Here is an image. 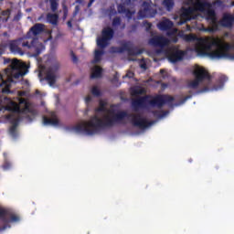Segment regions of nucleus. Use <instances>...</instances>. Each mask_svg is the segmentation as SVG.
<instances>
[{
  "label": "nucleus",
  "instance_id": "nucleus-8",
  "mask_svg": "<svg viewBox=\"0 0 234 234\" xmlns=\"http://www.w3.org/2000/svg\"><path fill=\"white\" fill-rule=\"evenodd\" d=\"M19 104H23L24 108H20ZM19 104L10 101V102L7 104V106L5 107V111L9 112H14V113H25L27 112H29V103L28 101H27V100L21 99L19 100Z\"/></svg>",
  "mask_w": 234,
  "mask_h": 234
},
{
  "label": "nucleus",
  "instance_id": "nucleus-18",
  "mask_svg": "<svg viewBox=\"0 0 234 234\" xmlns=\"http://www.w3.org/2000/svg\"><path fill=\"white\" fill-rule=\"evenodd\" d=\"M173 26L174 24L170 19L165 18L163 21L159 22L158 28L160 31L167 32L172 29Z\"/></svg>",
  "mask_w": 234,
  "mask_h": 234
},
{
  "label": "nucleus",
  "instance_id": "nucleus-40",
  "mask_svg": "<svg viewBox=\"0 0 234 234\" xmlns=\"http://www.w3.org/2000/svg\"><path fill=\"white\" fill-rule=\"evenodd\" d=\"M16 129H17V126H10L9 133L11 136H14V137L16 136Z\"/></svg>",
  "mask_w": 234,
  "mask_h": 234
},
{
  "label": "nucleus",
  "instance_id": "nucleus-31",
  "mask_svg": "<svg viewBox=\"0 0 234 234\" xmlns=\"http://www.w3.org/2000/svg\"><path fill=\"white\" fill-rule=\"evenodd\" d=\"M145 92L144 88L141 87H135L132 90L131 93L133 96H140V95H144Z\"/></svg>",
  "mask_w": 234,
  "mask_h": 234
},
{
  "label": "nucleus",
  "instance_id": "nucleus-5",
  "mask_svg": "<svg viewBox=\"0 0 234 234\" xmlns=\"http://www.w3.org/2000/svg\"><path fill=\"white\" fill-rule=\"evenodd\" d=\"M193 76L195 77V80H190L188 83H186V89L197 90L200 83L203 82L205 80H211V76L208 71H207L205 68L202 67H197V69H195L193 71Z\"/></svg>",
  "mask_w": 234,
  "mask_h": 234
},
{
  "label": "nucleus",
  "instance_id": "nucleus-15",
  "mask_svg": "<svg viewBox=\"0 0 234 234\" xmlns=\"http://www.w3.org/2000/svg\"><path fill=\"white\" fill-rule=\"evenodd\" d=\"M7 219L8 221H3L5 225L0 228V231H5L6 230V229L11 228L9 223L19 222L20 218L16 214H13L12 211H9V214L7 215Z\"/></svg>",
  "mask_w": 234,
  "mask_h": 234
},
{
  "label": "nucleus",
  "instance_id": "nucleus-44",
  "mask_svg": "<svg viewBox=\"0 0 234 234\" xmlns=\"http://www.w3.org/2000/svg\"><path fill=\"white\" fill-rule=\"evenodd\" d=\"M10 168H11V164L5 163V164L4 165V169H5V170H9Z\"/></svg>",
  "mask_w": 234,
  "mask_h": 234
},
{
  "label": "nucleus",
  "instance_id": "nucleus-26",
  "mask_svg": "<svg viewBox=\"0 0 234 234\" xmlns=\"http://www.w3.org/2000/svg\"><path fill=\"white\" fill-rule=\"evenodd\" d=\"M45 3H49V8L53 13L58 10V0H45Z\"/></svg>",
  "mask_w": 234,
  "mask_h": 234
},
{
  "label": "nucleus",
  "instance_id": "nucleus-32",
  "mask_svg": "<svg viewBox=\"0 0 234 234\" xmlns=\"http://www.w3.org/2000/svg\"><path fill=\"white\" fill-rule=\"evenodd\" d=\"M168 113L167 111H152V114H154V117L156 118H163L165 116H166V114Z\"/></svg>",
  "mask_w": 234,
  "mask_h": 234
},
{
  "label": "nucleus",
  "instance_id": "nucleus-58",
  "mask_svg": "<svg viewBox=\"0 0 234 234\" xmlns=\"http://www.w3.org/2000/svg\"><path fill=\"white\" fill-rule=\"evenodd\" d=\"M165 69H160V73H161V74H163V73H165Z\"/></svg>",
  "mask_w": 234,
  "mask_h": 234
},
{
  "label": "nucleus",
  "instance_id": "nucleus-30",
  "mask_svg": "<svg viewBox=\"0 0 234 234\" xmlns=\"http://www.w3.org/2000/svg\"><path fill=\"white\" fill-rule=\"evenodd\" d=\"M163 5L168 12L172 11L175 7V1L174 0H164Z\"/></svg>",
  "mask_w": 234,
  "mask_h": 234
},
{
  "label": "nucleus",
  "instance_id": "nucleus-38",
  "mask_svg": "<svg viewBox=\"0 0 234 234\" xmlns=\"http://www.w3.org/2000/svg\"><path fill=\"white\" fill-rule=\"evenodd\" d=\"M91 94H93V96L100 97L101 96V91L98 89L97 86H94L91 89Z\"/></svg>",
  "mask_w": 234,
  "mask_h": 234
},
{
  "label": "nucleus",
  "instance_id": "nucleus-1",
  "mask_svg": "<svg viewBox=\"0 0 234 234\" xmlns=\"http://www.w3.org/2000/svg\"><path fill=\"white\" fill-rule=\"evenodd\" d=\"M125 118L131 119L133 125L141 129H146L154 123L153 122H148L146 118L142 117L140 113H129L125 111H120L112 113V117L110 115L104 116V121L94 115L90 117V121L82 122L75 125L73 129L77 133L93 135L103 129L111 128L115 126V124L122 122Z\"/></svg>",
  "mask_w": 234,
  "mask_h": 234
},
{
  "label": "nucleus",
  "instance_id": "nucleus-6",
  "mask_svg": "<svg viewBox=\"0 0 234 234\" xmlns=\"http://www.w3.org/2000/svg\"><path fill=\"white\" fill-rule=\"evenodd\" d=\"M111 52L112 54H122L123 52H128L129 56H138L144 53V49L138 48V47L133 46L132 41L124 42L122 47H112Z\"/></svg>",
  "mask_w": 234,
  "mask_h": 234
},
{
  "label": "nucleus",
  "instance_id": "nucleus-19",
  "mask_svg": "<svg viewBox=\"0 0 234 234\" xmlns=\"http://www.w3.org/2000/svg\"><path fill=\"white\" fill-rule=\"evenodd\" d=\"M142 7L143 9L139 10L138 12L139 17H142V18L147 17L149 12L151 11V5L149 2H143Z\"/></svg>",
  "mask_w": 234,
  "mask_h": 234
},
{
  "label": "nucleus",
  "instance_id": "nucleus-53",
  "mask_svg": "<svg viewBox=\"0 0 234 234\" xmlns=\"http://www.w3.org/2000/svg\"><path fill=\"white\" fill-rule=\"evenodd\" d=\"M84 2V0H75V3L81 5Z\"/></svg>",
  "mask_w": 234,
  "mask_h": 234
},
{
  "label": "nucleus",
  "instance_id": "nucleus-39",
  "mask_svg": "<svg viewBox=\"0 0 234 234\" xmlns=\"http://www.w3.org/2000/svg\"><path fill=\"white\" fill-rule=\"evenodd\" d=\"M188 99H192V95L186 96L184 99L181 100L179 103L174 104V106L183 105Z\"/></svg>",
  "mask_w": 234,
  "mask_h": 234
},
{
  "label": "nucleus",
  "instance_id": "nucleus-37",
  "mask_svg": "<svg viewBox=\"0 0 234 234\" xmlns=\"http://www.w3.org/2000/svg\"><path fill=\"white\" fill-rule=\"evenodd\" d=\"M184 39L186 42H192V41H196L197 39V37L196 36H194L193 34H189V35H185Z\"/></svg>",
  "mask_w": 234,
  "mask_h": 234
},
{
  "label": "nucleus",
  "instance_id": "nucleus-50",
  "mask_svg": "<svg viewBox=\"0 0 234 234\" xmlns=\"http://www.w3.org/2000/svg\"><path fill=\"white\" fill-rule=\"evenodd\" d=\"M94 1H95V0H90V2H88L87 7H88V8H90V6H92Z\"/></svg>",
  "mask_w": 234,
  "mask_h": 234
},
{
  "label": "nucleus",
  "instance_id": "nucleus-35",
  "mask_svg": "<svg viewBox=\"0 0 234 234\" xmlns=\"http://www.w3.org/2000/svg\"><path fill=\"white\" fill-rule=\"evenodd\" d=\"M122 23V20L121 19L120 16H116L115 18L112 19V27H118L121 26Z\"/></svg>",
  "mask_w": 234,
  "mask_h": 234
},
{
  "label": "nucleus",
  "instance_id": "nucleus-20",
  "mask_svg": "<svg viewBox=\"0 0 234 234\" xmlns=\"http://www.w3.org/2000/svg\"><path fill=\"white\" fill-rule=\"evenodd\" d=\"M9 50L14 55H24V51H22L21 48L17 46V42L16 40L9 43Z\"/></svg>",
  "mask_w": 234,
  "mask_h": 234
},
{
  "label": "nucleus",
  "instance_id": "nucleus-4",
  "mask_svg": "<svg viewBox=\"0 0 234 234\" xmlns=\"http://www.w3.org/2000/svg\"><path fill=\"white\" fill-rule=\"evenodd\" d=\"M5 64L10 63V68L5 69V73L7 75H10L11 77L8 78L7 80H2V85L5 86L4 90H2V92L4 93H11V85L8 83L13 82V79H20L21 77H24L26 75V72L24 71L26 69V64L23 62H20L18 59H9L5 58L4 60Z\"/></svg>",
  "mask_w": 234,
  "mask_h": 234
},
{
  "label": "nucleus",
  "instance_id": "nucleus-21",
  "mask_svg": "<svg viewBox=\"0 0 234 234\" xmlns=\"http://www.w3.org/2000/svg\"><path fill=\"white\" fill-rule=\"evenodd\" d=\"M101 35L102 37H101L112 40V37H114V29L110 27H106L102 29Z\"/></svg>",
  "mask_w": 234,
  "mask_h": 234
},
{
  "label": "nucleus",
  "instance_id": "nucleus-54",
  "mask_svg": "<svg viewBox=\"0 0 234 234\" xmlns=\"http://www.w3.org/2000/svg\"><path fill=\"white\" fill-rule=\"evenodd\" d=\"M133 73H127L125 77H128L129 79H132Z\"/></svg>",
  "mask_w": 234,
  "mask_h": 234
},
{
  "label": "nucleus",
  "instance_id": "nucleus-56",
  "mask_svg": "<svg viewBox=\"0 0 234 234\" xmlns=\"http://www.w3.org/2000/svg\"><path fill=\"white\" fill-rule=\"evenodd\" d=\"M152 25L151 23H147V28H151Z\"/></svg>",
  "mask_w": 234,
  "mask_h": 234
},
{
  "label": "nucleus",
  "instance_id": "nucleus-10",
  "mask_svg": "<svg viewBox=\"0 0 234 234\" xmlns=\"http://www.w3.org/2000/svg\"><path fill=\"white\" fill-rule=\"evenodd\" d=\"M186 5H190V8H194L196 12H205L207 9H209L211 7V5L209 2L201 1V0H188L186 1Z\"/></svg>",
  "mask_w": 234,
  "mask_h": 234
},
{
  "label": "nucleus",
  "instance_id": "nucleus-23",
  "mask_svg": "<svg viewBox=\"0 0 234 234\" xmlns=\"http://www.w3.org/2000/svg\"><path fill=\"white\" fill-rule=\"evenodd\" d=\"M47 21L51 25H58V15L48 13L47 15Z\"/></svg>",
  "mask_w": 234,
  "mask_h": 234
},
{
  "label": "nucleus",
  "instance_id": "nucleus-22",
  "mask_svg": "<svg viewBox=\"0 0 234 234\" xmlns=\"http://www.w3.org/2000/svg\"><path fill=\"white\" fill-rule=\"evenodd\" d=\"M45 80H47L49 86L55 85V83H56V75H55L54 71L51 69H48L47 76L45 77Z\"/></svg>",
  "mask_w": 234,
  "mask_h": 234
},
{
  "label": "nucleus",
  "instance_id": "nucleus-41",
  "mask_svg": "<svg viewBox=\"0 0 234 234\" xmlns=\"http://www.w3.org/2000/svg\"><path fill=\"white\" fill-rule=\"evenodd\" d=\"M21 16H22V13L18 12L17 15H15L14 21H20Z\"/></svg>",
  "mask_w": 234,
  "mask_h": 234
},
{
  "label": "nucleus",
  "instance_id": "nucleus-9",
  "mask_svg": "<svg viewBox=\"0 0 234 234\" xmlns=\"http://www.w3.org/2000/svg\"><path fill=\"white\" fill-rule=\"evenodd\" d=\"M207 20L210 21V27L203 28V32L214 33L218 30V22L217 14L213 9H208L207 12Z\"/></svg>",
  "mask_w": 234,
  "mask_h": 234
},
{
  "label": "nucleus",
  "instance_id": "nucleus-43",
  "mask_svg": "<svg viewBox=\"0 0 234 234\" xmlns=\"http://www.w3.org/2000/svg\"><path fill=\"white\" fill-rule=\"evenodd\" d=\"M106 111V108L105 107H101L99 106L98 109H96V112H104Z\"/></svg>",
  "mask_w": 234,
  "mask_h": 234
},
{
  "label": "nucleus",
  "instance_id": "nucleus-49",
  "mask_svg": "<svg viewBox=\"0 0 234 234\" xmlns=\"http://www.w3.org/2000/svg\"><path fill=\"white\" fill-rule=\"evenodd\" d=\"M124 14L126 15V17H128L129 19H131V18H132V16H133L132 11H130V13H128V12H124Z\"/></svg>",
  "mask_w": 234,
  "mask_h": 234
},
{
  "label": "nucleus",
  "instance_id": "nucleus-57",
  "mask_svg": "<svg viewBox=\"0 0 234 234\" xmlns=\"http://www.w3.org/2000/svg\"><path fill=\"white\" fill-rule=\"evenodd\" d=\"M141 67H142V69H146V65L145 64H143Z\"/></svg>",
  "mask_w": 234,
  "mask_h": 234
},
{
  "label": "nucleus",
  "instance_id": "nucleus-36",
  "mask_svg": "<svg viewBox=\"0 0 234 234\" xmlns=\"http://www.w3.org/2000/svg\"><path fill=\"white\" fill-rule=\"evenodd\" d=\"M62 12L64 13V15L62 16V19H67L68 15H69V9H68V5H65V2H62Z\"/></svg>",
  "mask_w": 234,
  "mask_h": 234
},
{
  "label": "nucleus",
  "instance_id": "nucleus-2",
  "mask_svg": "<svg viewBox=\"0 0 234 234\" xmlns=\"http://www.w3.org/2000/svg\"><path fill=\"white\" fill-rule=\"evenodd\" d=\"M201 47L197 50L199 55L207 56L211 58H229L234 60V45L229 43L221 45V41L215 37L198 38Z\"/></svg>",
  "mask_w": 234,
  "mask_h": 234
},
{
  "label": "nucleus",
  "instance_id": "nucleus-17",
  "mask_svg": "<svg viewBox=\"0 0 234 234\" xmlns=\"http://www.w3.org/2000/svg\"><path fill=\"white\" fill-rule=\"evenodd\" d=\"M43 123L45 126H58L59 121L55 112L51 113V118L43 117Z\"/></svg>",
  "mask_w": 234,
  "mask_h": 234
},
{
  "label": "nucleus",
  "instance_id": "nucleus-42",
  "mask_svg": "<svg viewBox=\"0 0 234 234\" xmlns=\"http://www.w3.org/2000/svg\"><path fill=\"white\" fill-rule=\"evenodd\" d=\"M208 91H209V88L207 86L204 87L202 90H199V93L208 92Z\"/></svg>",
  "mask_w": 234,
  "mask_h": 234
},
{
  "label": "nucleus",
  "instance_id": "nucleus-11",
  "mask_svg": "<svg viewBox=\"0 0 234 234\" xmlns=\"http://www.w3.org/2000/svg\"><path fill=\"white\" fill-rule=\"evenodd\" d=\"M22 47L29 49H34V52L36 53L35 55L36 57H37L42 52L43 44L38 42L37 38H32L30 42L29 41L23 42Z\"/></svg>",
  "mask_w": 234,
  "mask_h": 234
},
{
  "label": "nucleus",
  "instance_id": "nucleus-13",
  "mask_svg": "<svg viewBox=\"0 0 234 234\" xmlns=\"http://www.w3.org/2000/svg\"><path fill=\"white\" fill-rule=\"evenodd\" d=\"M197 11L194 10V8L191 6L186 8H182L181 15H180V21L178 22V25L182 26L187 23L188 21L192 20L194 18L193 15Z\"/></svg>",
  "mask_w": 234,
  "mask_h": 234
},
{
  "label": "nucleus",
  "instance_id": "nucleus-24",
  "mask_svg": "<svg viewBox=\"0 0 234 234\" xmlns=\"http://www.w3.org/2000/svg\"><path fill=\"white\" fill-rule=\"evenodd\" d=\"M112 39L110 38H105V37H100L98 38L97 40V45L100 48H106L107 46L109 45V42L111 41Z\"/></svg>",
  "mask_w": 234,
  "mask_h": 234
},
{
  "label": "nucleus",
  "instance_id": "nucleus-3",
  "mask_svg": "<svg viewBox=\"0 0 234 234\" xmlns=\"http://www.w3.org/2000/svg\"><path fill=\"white\" fill-rule=\"evenodd\" d=\"M174 101L175 97L167 94H158L155 96L146 95L133 101L132 105L134 111H137L140 108L145 109L148 105L162 109L163 106L166 104L172 107Z\"/></svg>",
  "mask_w": 234,
  "mask_h": 234
},
{
  "label": "nucleus",
  "instance_id": "nucleus-48",
  "mask_svg": "<svg viewBox=\"0 0 234 234\" xmlns=\"http://www.w3.org/2000/svg\"><path fill=\"white\" fill-rule=\"evenodd\" d=\"M79 11H80V5L75 6V11L73 16H76Z\"/></svg>",
  "mask_w": 234,
  "mask_h": 234
},
{
  "label": "nucleus",
  "instance_id": "nucleus-28",
  "mask_svg": "<svg viewBox=\"0 0 234 234\" xmlns=\"http://www.w3.org/2000/svg\"><path fill=\"white\" fill-rule=\"evenodd\" d=\"M9 209L0 207V219L2 220V222L8 221L7 216L9 215Z\"/></svg>",
  "mask_w": 234,
  "mask_h": 234
},
{
  "label": "nucleus",
  "instance_id": "nucleus-25",
  "mask_svg": "<svg viewBox=\"0 0 234 234\" xmlns=\"http://www.w3.org/2000/svg\"><path fill=\"white\" fill-rule=\"evenodd\" d=\"M228 81L227 76L221 75L218 80V86H214L215 90H218L224 87V84Z\"/></svg>",
  "mask_w": 234,
  "mask_h": 234
},
{
  "label": "nucleus",
  "instance_id": "nucleus-7",
  "mask_svg": "<svg viewBox=\"0 0 234 234\" xmlns=\"http://www.w3.org/2000/svg\"><path fill=\"white\" fill-rule=\"evenodd\" d=\"M164 55L171 63H176L184 59L186 52L180 50L177 46H169L164 49Z\"/></svg>",
  "mask_w": 234,
  "mask_h": 234
},
{
  "label": "nucleus",
  "instance_id": "nucleus-45",
  "mask_svg": "<svg viewBox=\"0 0 234 234\" xmlns=\"http://www.w3.org/2000/svg\"><path fill=\"white\" fill-rule=\"evenodd\" d=\"M106 104L107 103L103 101H100V102H99L100 107H102V108H106Z\"/></svg>",
  "mask_w": 234,
  "mask_h": 234
},
{
  "label": "nucleus",
  "instance_id": "nucleus-29",
  "mask_svg": "<svg viewBox=\"0 0 234 234\" xmlns=\"http://www.w3.org/2000/svg\"><path fill=\"white\" fill-rule=\"evenodd\" d=\"M102 74V69L99 66H95L93 72L90 75V79H99L101 77Z\"/></svg>",
  "mask_w": 234,
  "mask_h": 234
},
{
  "label": "nucleus",
  "instance_id": "nucleus-14",
  "mask_svg": "<svg viewBox=\"0 0 234 234\" xmlns=\"http://www.w3.org/2000/svg\"><path fill=\"white\" fill-rule=\"evenodd\" d=\"M43 32H45V25L41 23H37L34 26H32L29 29V32L27 33V37H36L38 35H41Z\"/></svg>",
  "mask_w": 234,
  "mask_h": 234
},
{
  "label": "nucleus",
  "instance_id": "nucleus-12",
  "mask_svg": "<svg viewBox=\"0 0 234 234\" xmlns=\"http://www.w3.org/2000/svg\"><path fill=\"white\" fill-rule=\"evenodd\" d=\"M148 44L159 48H165L170 44V40L163 36H154L148 40Z\"/></svg>",
  "mask_w": 234,
  "mask_h": 234
},
{
  "label": "nucleus",
  "instance_id": "nucleus-34",
  "mask_svg": "<svg viewBox=\"0 0 234 234\" xmlns=\"http://www.w3.org/2000/svg\"><path fill=\"white\" fill-rule=\"evenodd\" d=\"M117 11H118V14H124V13L131 14V10L125 8V6L123 5H118Z\"/></svg>",
  "mask_w": 234,
  "mask_h": 234
},
{
  "label": "nucleus",
  "instance_id": "nucleus-46",
  "mask_svg": "<svg viewBox=\"0 0 234 234\" xmlns=\"http://www.w3.org/2000/svg\"><path fill=\"white\" fill-rule=\"evenodd\" d=\"M176 29H172L171 31L167 32V35L172 36V35H176Z\"/></svg>",
  "mask_w": 234,
  "mask_h": 234
},
{
  "label": "nucleus",
  "instance_id": "nucleus-33",
  "mask_svg": "<svg viewBox=\"0 0 234 234\" xmlns=\"http://www.w3.org/2000/svg\"><path fill=\"white\" fill-rule=\"evenodd\" d=\"M8 119L10 120L11 127L19 126V122H20L19 117L15 118V117L9 116Z\"/></svg>",
  "mask_w": 234,
  "mask_h": 234
},
{
  "label": "nucleus",
  "instance_id": "nucleus-52",
  "mask_svg": "<svg viewBox=\"0 0 234 234\" xmlns=\"http://www.w3.org/2000/svg\"><path fill=\"white\" fill-rule=\"evenodd\" d=\"M68 27H69V28H72V21H71V20H69V21L68 22Z\"/></svg>",
  "mask_w": 234,
  "mask_h": 234
},
{
  "label": "nucleus",
  "instance_id": "nucleus-27",
  "mask_svg": "<svg viewBox=\"0 0 234 234\" xmlns=\"http://www.w3.org/2000/svg\"><path fill=\"white\" fill-rule=\"evenodd\" d=\"M104 54H105V52L102 49H96L94 52V60L92 62L94 64H97L100 61H101V57Z\"/></svg>",
  "mask_w": 234,
  "mask_h": 234
},
{
  "label": "nucleus",
  "instance_id": "nucleus-16",
  "mask_svg": "<svg viewBox=\"0 0 234 234\" xmlns=\"http://www.w3.org/2000/svg\"><path fill=\"white\" fill-rule=\"evenodd\" d=\"M221 27L225 28H230L234 25V16L229 14H224L223 18L219 21Z\"/></svg>",
  "mask_w": 234,
  "mask_h": 234
},
{
  "label": "nucleus",
  "instance_id": "nucleus-55",
  "mask_svg": "<svg viewBox=\"0 0 234 234\" xmlns=\"http://www.w3.org/2000/svg\"><path fill=\"white\" fill-rule=\"evenodd\" d=\"M113 81H118V77H113V80H112Z\"/></svg>",
  "mask_w": 234,
  "mask_h": 234
},
{
  "label": "nucleus",
  "instance_id": "nucleus-51",
  "mask_svg": "<svg viewBox=\"0 0 234 234\" xmlns=\"http://www.w3.org/2000/svg\"><path fill=\"white\" fill-rule=\"evenodd\" d=\"M91 101H92V98L90 97V96H88V97L85 98L86 103H89V102H90Z\"/></svg>",
  "mask_w": 234,
  "mask_h": 234
},
{
  "label": "nucleus",
  "instance_id": "nucleus-47",
  "mask_svg": "<svg viewBox=\"0 0 234 234\" xmlns=\"http://www.w3.org/2000/svg\"><path fill=\"white\" fill-rule=\"evenodd\" d=\"M71 56H72V61L77 62L78 61L77 56L73 52H71Z\"/></svg>",
  "mask_w": 234,
  "mask_h": 234
}]
</instances>
